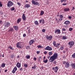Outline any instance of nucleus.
I'll return each instance as SVG.
<instances>
[{
  "label": "nucleus",
  "mask_w": 75,
  "mask_h": 75,
  "mask_svg": "<svg viewBox=\"0 0 75 75\" xmlns=\"http://www.w3.org/2000/svg\"><path fill=\"white\" fill-rule=\"evenodd\" d=\"M52 70L53 71H54L55 72V73H57L58 70V66H56L55 67H53L52 68Z\"/></svg>",
  "instance_id": "6"
},
{
  "label": "nucleus",
  "mask_w": 75,
  "mask_h": 75,
  "mask_svg": "<svg viewBox=\"0 0 75 75\" xmlns=\"http://www.w3.org/2000/svg\"><path fill=\"white\" fill-rule=\"evenodd\" d=\"M49 55L50 56L52 55V52H49Z\"/></svg>",
  "instance_id": "36"
},
{
  "label": "nucleus",
  "mask_w": 75,
  "mask_h": 75,
  "mask_svg": "<svg viewBox=\"0 0 75 75\" xmlns=\"http://www.w3.org/2000/svg\"><path fill=\"white\" fill-rule=\"evenodd\" d=\"M68 44L69 45V48H71L74 46V44H75V42L74 41H72L69 42Z\"/></svg>",
  "instance_id": "2"
},
{
  "label": "nucleus",
  "mask_w": 75,
  "mask_h": 75,
  "mask_svg": "<svg viewBox=\"0 0 75 75\" xmlns=\"http://www.w3.org/2000/svg\"><path fill=\"white\" fill-rule=\"evenodd\" d=\"M15 30H16V31H18V27L17 26H13Z\"/></svg>",
  "instance_id": "22"
},
{
  "label": "nucleus",
  "mask_w": 75,
  "mask_h": 75,
  "mask_svg": "<svg viewBox=\"0 0 75 75\" xmlns=\"http://www.w3.org/2000/svg\"><path fill=\"white\" fill-rule=\"evenodd\" d=\"M17 67H15L14 69H13V70L12 71V73H13V74H14V73L16 72V71H17Z\"/></svg>",
  "instance_id": "14"
},
{
  "label": "nucleus",
  "mask_w": 75,
  "mask_h": 75,
  "mask_svg": "<svg viewBox=\"0 0 75 75\" xmlns=\"http://www.w3.org/2000/svg\"><path fill=\"white\" fill-rule=\"evenodd\" d=\"M17 4L19 6H21V3L20 2H17Z\"/></svg>",
  "instance_id": "48"
},
{
  "label": "nucleus",
  "mask_w": 75,
  "mask_h": 75,
  "mask_svg": "<svg viewBox=\"0 0 75 75\" xmlns=\"http://www.w3.org/2000/svg\"><path fill=\"white\" fill-rule=\"evenodd\" d=\"M67 63V62L65 61H63V64L64 65V64H66Z\"/></svg>",
  "instance_id": "39"
},
{
  "label": "nucleus",
  "mask_w": 75,
  "mask_h": 75,
  "mask_svg": "<svg viewBox=\"0 0 75 75\" xmlns=\"http://www.w3.org/2000/svg\"><path fill=\"white\" fill-rule=\"evenodd\" d=\"M43 62H45V63H47L48 62V60H47V59H46V60H44L43 61Z\"/></svg>",
  "instance_id": "43"
},
{
  "label": "nucleus",
  "mask_w": 75,
  "mask_h": 75,
  "mask_svg": "<svg viewBox=\"0 0 75 75\" xmlns=\"http://www.w3.org/2000/svg\"><path fill=\"white\" fill-rule=\"evenodd\" d=\"M35 25H38V24H39L38 23V21H35Z\"/></svg>",
  "instance_id": "31"
},
{
  "label": "nucleus",
  "mask_w": 75,
  "mask_h": 75,
  "mask_svg": "<svg viewBox=\"0 0 75 75\" xmlns=\"http://www.w3.org/2000/svg\"><path fill=\"white\" fill-rule=\"evenodd\" d=\"M45 37L47 40H48L50 41H51V40L52 39V36L51 35H50L49 36L48 35H46L45 36Z\"/></svg>",
  "instance_id": "4"
},
{
  "label": "nucleus",
  "mask_w": 75,
  "mask_h": 75,
  "mask_svg": "<svg viewBox=\"0 0 75 75\" xmlns=\"http://www.w3.org/2000/svg\"><path fill=\"white\" fill-rule=\"evenodd\" d=\"M42 23L43 24H44V23H45V21H44V19H42Z\"/></svg>",
  "instance_id": "50"
},
{
  "label": "nucleus",
  "mask_w": 75,
  "mask_h": 75,
  "mask_svg": "<svg viewBox=\"0 0 75 75\" xmlns=\"http://www.w3.org/2000/svg\"><path fill=\"white\" fill-rule=\"evenodd\" d=\"M44 14V12L43 11H41L40 15L41 16H42L43 14Z\"/></svg>",
  "instance_id": "30"
},
{
  "label": "nucleus",
  "mask_w": 75,
  "mask_h": 75,
  "mask_svg": "<svg viewBox=\"0 0 75 75\" xmlns=\"http://www.w3.org/2000/svg\"><path fill=\"white\" fill-rule=\"evenodd\" d=\"M8 48H9L10 50H13V47H11V46H10Z\"/></svg>",
  "instance_id": "44"
},
{
  "label": "nucleus",
  "mask_w": 75,
  "mask_h": 75,
  "mask_svg": "<svg viewBox=\"0 0 75 75\" xmlns=\"http://www.w3.org/2000/svg\"><path fill=\"white\" fill-rule=\"evenodd\" d=\"M60 50H64V47H62V46L60 47Z\"/></svg>",
  "instance_id": "42"
},
{
  "label": "nucleus",
  "mask_w": 75,
  "mask_h": 75,
  "mask_svg": "<svg viewBox=\"0 0 75 75\" xmlns=\"http://www.w3.org/2000/svg\"><path fill=\"white\" fill-rule=\"evenodd\" d=\"M13 31H14V29H13V28H10L9 30H8V31H9V32H10V31L11 32H12Z\"/></svg>",
  "instance_id": "26"
},
{
  "label": "nucleus",
  "mask_w": 75,
  "mask_h": 75,
  "mask_svg": "<svg viewBox=\"0 0 75 75\" xmlns=\"http://www.w3.org/2000/svg\"><path fill=\"white\" fill-rule=\"evenodd\" d=\"M33 60L34 61H36L37 60V58L36 57H34L33 58Z\"/></svg>",
  "instance_id": "58"
},
{
  "label": "nucleus",
  "mask_w": 75,
  "mask_h": 75,
  "mask_svg": "<svg viewBox=\"0 0 75 75\" xmlns=\"http://www.w3.org/2000/svg\"><path fill=\"white\" fill-rule=\"evenodd\" d=\"M69 67V63L68 62H67V63L65 65V67L66 68H68Z\"/></svg>",
  "instance_id": "15"
},
{
  "label": "nucleus",
  "mask_w": 75,
  "mask_h": 75,
  "mask_svg": "<svg viewBox=\"0 0 75 75\" xmlns=\"http://www.w3.org/2000/svg\"><path fill=\"white\" fill-rule=\"evenodd\" d=\"M67 38V37L66 36H63L62 39L63 40H66Z\"/></svg>",
  "instance_id": "28"
},
{
  "label": "nucleus",
  "mask_w": 75,
  "mask_h": 75,
  "mask_svg": "<svg viewBox=\"0 0 75 75\" xmlns=\"http://www.w3.org/2000/svg\"><path fill=\"white\" fill-rule=\"evenodd\" d=\"M31 2L32 4L33 5H36V6H40L39 4V3L37 1H35L34 0H32L31 1Z\"/></svg>",
  "instance_id": "3"
},
{
  "label": "nucleus",
  "mask_w": 75,
  "mask_h": 75,
  "mask_svg": "<svg viewBox=\"0 0 75 75\" xmlns=\"http://www.w3.org/2000/svg\"><path fill=\"white\" fill-rule=\"evenodd\" d=\"M30 7V5L28 4H26L25 5L24 7L26 8H28Z\"/></svg>",
  "instance_id": "17"
},
{
  "label": "nucleus",
  "mask_w": 75,
  "mask_h": 75,
  "mask_svg": "<svg viewBox=\"0 0 75 75\" xmlns=\"http://www.w3.org/2000/svg\"><path fill=\"white\" fill-rule=\"evenodd\" d=\"M42 31L43 33H45V29H42Z\"/></svg>",
  "instance_id": "46"
},
{
  "label": "nucleus",
  "mask_w": 75,
  "mask_h": 75,
  "mask_svg": "<svg viewBox=\"0 0 75 75\" xmlns=\"http://www.w3.org/2000/svg\"><path fill=\"white\" fill-rule=\"evenodd\" d=\"M23 37H26V34H24L23 35Z\"/></svg>",
  "instance_id": "51"
},
{
  "label": "nucleus",
  "mask_w": 75,
  "mask_h": 75,
  "mask_svg": "<svg viewBox=\"0 0 75 75\" xmlns=\"http://www.w3.org/2000/svg\"><path fill=\"white\" fill-rule=\"evenodd\" d=\"M37 47L38 48H42V46L40 45H38L37 46Z\"/></svg>",
  "instance_id": "38"
},
{
  "label": "nucleus",
  "mask_w": 75,
  "mask_h": 75,
  "mask_svg": "<svg viewBox=\"0 0 75 75\" xmlns=\"http://www.w3.org/2000/svg\"><path fill=\"white\" fill-rule=\"evenodd\" d=\"M68 18H69V19H71L72 18V17L71 16H69L68 17Z\"/></svg>",
  "instance_id": "57"
},
{
  "label": "nucleus",
  "mask_w": 75,
  "mask_h": 75,
  "mask_svg": "<svg viewBox=\"0 0 75 75\" xmlns=\"http://www.w3.org/2000/svg\"><path fill=\"white\" fill-rule=\"evenodd\" d=\"M33 42H34V39H32L30 40L29 42V44L30 45H31L33 44Z\"/></svg>",
  "instance_id": "13"
},
{
  "label": "nucleus",
  "mask_w": 75,
  "mask_h": 75,
  "mask_svg": "<svg viewBox=\"0 0 75 75\" xmlns=\"http://www.w3.org/2000/svg\"><path fill=\"white\" fill-rule=\"evenodd\" d=\"M5 66H6V64L4 63L2 64L1 65V68H4V67H5Z\"/></svg>",
  "instance_id": "24"
},
{
  "label": "nucleus",
  "mask_w": 75,
  "mask_h": 75,
  "mask_svg": "<svg viewBox=\"0 0 75 75\" xmlns=\"http://www.w3.org/2000/svg\"><path fill=\"white\" fill-rule=\"evenodd\" d=\"M56 63V61H54V62H53V64H55Z\"/></svg>",
  "instance_id": "64"
},
{
  "label": "nucleus",
  "mask_w": 75,
  "mask_h": 75,
  "mask_svg": "<svg viewBox=\"0 0 75 75\" xmlns=\"http://www.w3.org/2000/svg\"><path fill=\"white\" fill-rule=\"evenodd\" d=\"M0 6L1 7L3 6V5L2 4V3L0 1Z\"/></svg>",
  "instance_id": "45"
},
{
  "label": "nucleus",
  "mask_w": 75,
  "mask_h": 75,
  "mask_svg": "<svg viewBox=\"0 0 75 75\" xmlns=\"http://www.w3.org/2000/svg\"><path fill=\"white\" fill-rule=\"evenodd\" d=\"M60 1L61 3H63L64 1V2L65 3L66 1H67V0H61Z\"/></svg>",
  "instance_id": "35"
},
{
  "label": "nucleus",
  "mask_w": 75,
  "mask_h": 75,
  "mask_svg": "<svg viewBox=\"0 0 75 75\" xmlns=\"http://www.w3.org/2000/svg\"><path fill=\"white\" fill-rule=\"evenodd\" d=\"M62 31H66V29L65 28H62Z\"/></svg>",
  "instance_id": "49"
},
{
  "label": "nucleus",
  "mask_w": 75,
  "mask_h": 75,
  "mask_svg": "<svg viewBox=\"0 0 75 75\" xmlns=\"http://www.w3.org/2000/svg\"><path fill=\"white\" fill-rule=\"evenodd\" d=\"M44 53L45 55H46V54H47V51H45L44 52Z\"/></svg>",
  "instance_id": "52"
},
{
  "label": "nucleus",
  "mask_w": 75,
  "mask_h": 75,
  "mask_svg": "<svg viewBox=\"0 0 75 75\" xmlns=\"http://www.w3.org/2000/svg\"><path fill=\"white\" fill-rule=\"evenodd\" d=\"M24 65L25 68H27L28 67V64H24Z\"/></svg>",
  "instance_id": "32"
},
{
  "label": "nucleus",
  "mask_w": 75,
  "mask_h": 75,
  "mask_svg": "<svg viewBox=\"0 0 75 75\" xmlns=\"http://www.w3.org/2000/svg\"><path fill=\"white\" fill-rule=\"evenodd\" d=\"M71 57L73 58H75V53L72 55Z\"/></svg>",
  "instance_id": "29"
},
{
  "label": "nucleus",
  "mask_w": 75,
  "mask_h": 75,
  "mask_svg": "<svg viewBox=\"0 0 75 75\" xmlns=\"http://www.w3.org/2000/svg\"><path fill=\"white\" fill-rule=\"evenodd\" d=\"M32 69H36V66L35 64L33 67H32Z\"/></svg>",
  "instance_id": "33"
},
{
  "label": "nucleus",
  "mask_w": 75,
  "mask_h": 75,
  "mask_svg": "<svg viewBox=\"0 0 75 75\" xmlns=\"http://www.w3.org/2000/svg\"><path fill=\"white\" fill-rule=\"evenodd\" d=\"M46 4H49V2H48V1H47L46 2Z\"/></svg>",
  "instance_id": "61"
},
{
  "label": "nucleus",
  "mask_w": 75,
  "mask_h": 75,
  "mask_svg": "<svg viewBox=\"0 0 75 75\" xmlns=\"http://www.w3.org/2000/svg\"><path fill=\"white\" fill-rule=\"evenodd\" d=\"M72 30H73V28H69V31H71Z\"/></svg>",
  "instance_id": "47"
},
{
  "label": "nucleus",
  "mask_w": 75,
  "mask_h": 75,
  "mask_svg": "<svg viewBox=\"0 0 75 75\" xmlns=\"http://www.w3.org/2000/svg\"><path fill=\"white\" fill-rule=\"evenodd\" d=\"M28 34H30V29H29L28 30Z\"/></svg>",
  "instance_id": "60"
},
{
  "label": "nucleus",
  "mask_w": 75,
  "mask_h": 75,
  "mask_svg": "<svg viewBox=\"0 0 75 75\" xmlns=\"http://www.w3.org/2000/svg\"><path fill=\"white\" fill-rule=\"evenodd\" d=\"M70 10V9L69 8H65L64 9V11L65 12H67V11H69Z\"/></svg>",
  "instance_id": "20"
},
{
  "label": "nucleus",
  "mask_w": 75,
  "mask_h": 75,
  "mask_svg": "<svg viewBox=\"0 0 75 75\" xmlns=\"http://www.w3.org/2000/svg\"><path fill=\"white\" fill-rule=\"evenodd\" d=\"M3 24V22H2V21L0 20V24Z\"/></svg>",
  "instance_id": "56"
},
{
  "label": "nucleus",
  "mask_w": 75,
  "mask_h": 75,
  "mask_svg": "<svg viewBox=\"0 0 75 75\" xmlns=\"http://www.w3.org/2000/svg\"><path fill=\"white\" fill-rule=\"evenodd\" d=\"M75 7L73 6V7H72V10H71L72 11L73 10H75Z\"/></svg>",
  "instance_id": "53"
},
{
  "label": "nucleus",
  "mask_w": 75,
  "mask_h": 75,
  "mask_svg": "<svg viewBox=\"0 0 75 75\" xmlns=\"http://www.w3.org/2000/svg\"><path fill=\"white\" fill-rule=\"evenodd\" d=\"M26 58L27 59H30V56L28 55V56H26Z\"/></svg>",
  "instance_id": "37"
},
{
  "label": "nucleus",
  "mask_w": 75,
  "mask_h": 75,
  "mask_svg": "<svg viewBox=\"0 0 75 75\" xmlns=\"http://www.w3.org/2000/svg\"><path fill=\"white\" fill-rule=\"evenodd\" d=\"M22 45L21 42H18L17 43L16 47L17 48H21L22 47H21V46Z\"/></svg>",
  "instance_id": "8"
},
{
  "label": "nucleus",
  "mask_w": 75,
  "mask_h": 75,
  "mask_svg": "<svg viewBox=\"0 0 75 75\" xmlns=\"http://www.w3.org/2000/svg\"><path fill=\"white\" fill-rule=\"evenodd\" d=\"M36 52L38 54H40V51H37Z\"/></svg>",
  "instance_id": "54"
},
{
  "label": "nucleus",
  "mask_w": 75,
  "mask_h": 75,
  "mask_svg": "<svg viewBox=\"0 0 75 75\" xmlns=\"http://www.w3.org/2000/svg\"><path fill=\"white\" fill-rule=\"evenodd\" d=\"M10 23L8 22H6L4 23L5 27H7V28L10 27Z\"/></svg>",
  "instance_id": "7"
},
{
  "label": "nucleus",
  "mask_w": 75,
  "mask_h": 75,
  "mask_svg": "<svg viewBox=\"0 0 75 75\" xmlns=\"http://www.w3.org/2000/svg\"><path fill=\"white\" fill-rule=\"evenodd\" d=\"M71 67H73V68H75V62L74 63L71 64Z\"/></svg>",
  "instance_id": "27"
},
{
  "label": "nucleus",
  "mask_w": 75,
  "mask_h": 75,
  "mask_svg": "<svg viewBox=\"0 0 75 75\" xmlns=\"http://www.w3.org/2000/svg\"><path fill=\"white\" fill-rule=\"evenodd\" d=\"M26 48H27V49H30V47L29 46H27L26 47Z\"/></svg>",
  "instance_id": "55"
},
{
  "label": "nucleus",
  "mask_w": 75,
  "mask_h": 75,
  "mask_svg": "<svg viewBox=\"0 0 75 75\" xmlns=\"http://www.w3.org/2000/svg\"><path fill=\"white\" fill-rule=\"evenodd\" d=\"M56 59H58V53L55 52L54 53L53 55L52 56Z\"/></svg>",
  "instance_id": "9"
},
{
  "label": "nucleus",
  "mask_w": 75,
  "mask_h": 75,
  "mask_svg": "<svg viewBox=\"0 0 75 75\" xmlns=\"http://www.w3.org/2000/svg\"><path fill=\"white\" fill-rule=\"evenodd\" d=\"M55 59L52 56L50 59L49 61L51 62L54 61L55 60Z\"/></svg>",
  "instance_id": "11"
},
{
  "label": "nucleus",
  "mask_w": 75,
  "mask_h": 75,
  "mask_svg": "<svg viewBox=\"0 0 75 75\" xmlns=\"http://www.w3.org/2000/svg\"><path fill=\"white\" fill-rule=\"evenodd\" d=\"M60 45H61V44L60 43H59L58 44H57L56 46V47H57V48H59L60 47V46H59Z\"/></svg>",
  "instance_id": "21"
},
{
  "label": "nucleus",
  "mask_w": 75,
  "mask_h": 75,
  "mask_svg": "<svg viewBox=\"0 0 75 75\" xmlns=\"http://www.w3.org/2000/svg\"><path fill=\"white\" fill-rule=\"evenodd\" d=\"M38 59H39V61H40L41 60V57L40 56L38 58Z\"/></svg>",
  "instance_id": "40"
},
{
  "label": "nucleus",
  "mask_w": 75,
  "mask_h": 75,
  "mask_svg": "<svg viewBox=\"0 0 75 75\" xmlns=\"http://www.w3.org/2000/svg\"><path fill=\"white\" fill-rule=\"evenodd\" d=\"M67 4L65 3H64V4H63L62 5H63V6H66V5H67Z\"/></svg>",
  "instance_id": "59"
},
{
  "label": "nucleus",
  "mask_w": 75,
  "mask_h": 75,
  "mask_svg": "<svg viewBox=\"0 0 75 75\" xmlns=\"http://www.w3.org/2000/svg\"><path fill=\"white\" fill-rule=\"evenodd\" d=\"M63 18H64V16H63V15H60L59 18V20L60 21H61V20H63Z\"/></svg>",
  "instance_id": "16"
},
{
  "label": "nucleus",
  "mask_w": 75,
  "mask_h": 75,
  "mask_svg": "<svg viewBox=\"0 0 75 75\" xmlns=\"http://www.w3.org/2000/svg\"><path fill=\"white\" fill-rule=\"evenodd\" d=\"M53 44L54 45V47H56V42L55 41H54L53 43Z\"/></svg>",
  "instance_id": "34"
},
{
  "label": "nucleus",
  "mask_w": 75,
  "mask_h": 75,
  "mask_svg": "<svg viewBox=\"0 0 75 75\" xmlns=\"http://www.w3.org/2000/svg\"><path fill=\"white\" fill-rule=\"evenodd\" d=\"M14 10H15V8L14 7H12L11 9V10L12 11H14Z\"/></svg>",
  "instance_id": "41"
},
{
  "label": "nucleus",
  "mask_w": 75,
  "mask_h": 75,
  "mask_svg": "<svg viewBox=\"0 0 75 75\" xmlns=\"http://www.w3.org/2000/svg\"><path fill=\"white\" fill-rule=\"evenodd\" d=\"M21 21V18H19L18 19L17 21V24H18L19 23H20Z\"/></svg>",
  "instance_id": "25"
},
{
  "label": "nucleus",
  "mask_w": 75,
  "mask_h": 75,
  "mask_svg": "<svg viewBox=\"0 0 75 75\" xmlns=\"http://www.w3.org/2000/svg\"><path fill=\"white\" fill-rule=\"evenodd\" d=\"M55 21V22H56V23H58V22H59V21H61L59 20H59H58L57 18H56Z\"/></svg>",
  "instance_id": "23"
},
{
  "label": "nucleus",
  "mask_w": 75,
  "mask_h": 75,
  "mask_svg": "<svg viewBox=\"0 0 75 75\" xmlns=\"http://www.w3.org/2000/svg\"><path fill=\"white\" fill-rule=\"evenodd\" d=\"M16 67L18 68H20L21 67V63L18 62L16 64Z\"/></svg>",
  "instance_id": "19"
},
{
  "label": "nucleus",
  "mask_w": 75,
  "mask_h": 75,
  "mask_svg": "<svg viewBox=\"0 0 75 75\" xmlns=\"http://www.w3.org/2000/svg\"><path fill=\"white\" fill-rule=\"evenodd\" d=\"M70 23V21H66L64 22V24H66V25H68Z\"/></svg>",
  "instance_id": "18"
},
{
  "label": "nucleus",
  "mask_w": 75,
  "mask_h": 75,
  "mask_svg": "<svg viewBox=\"0 0 75 75\" xmlns=\"http://www.w3.org/2000/svg\"><path fill=\"white\" fill-rule=\"evenodd\" d=\"M11 58H13V57H14V55H12L11 56Z\"/></svg>",
  "instance_id": "62"
},
{
  "label": "nucleus",
  "mask_w": 75,
  "mask_h": 75,
  "mask_svg": "<svg viewBox=\"0 0 75 75\" xmlns=\"http://www.w3.org/2000/svg\"><path fill=\"white\" fill-rule=\"evenodd\" d=\"M45 50H48V51H52V49L51 47H50L49 46L46 47L45 49Z\"/></svg>",
  "instance_id": "10"
},
{
  "label": "nucleus",
  "mask_w": 75,
  "mask_h": 75,
  "mask_svg": "<svg viewBox=\"0 0 75 75\" xmlns=\"http://www.w3.org/2000/svg\"><path fill=\"white\" fill-rule=\"evenodd\" d=\"M14 4V3L12 1H9L8 2L7 4V7L10 8V7H12L13 5Z\"/></svg>",
  "instance_id": "1"
},
{
  "label": "nucleus",
  "mask_w": 75,
  "mask_h": 75,
  "mask_svg": "<svg viewBox=\"0 0 75 75\" xmlns=\"http://www.w3.org/2000/svg\"><path fill=\"white\" fill-rule=\"evenodd\" d=\"M54 33L56 34H61V30L59 29H57L55 30Z\"/></svg>",
  "instance_id": "5"
},
{
  "label": "nucleus",
  "mask_w": 75,
  "mask_h": 75,
  "mask_svg": "<svg viewBox=\"0 0 75 75\" xmlns=\"http://www.w3.org/2000/svg\"><path fill=\"white\" fill-rule=\"evenodd\" d=\"M22 18L23 21H25L26 20V17H25V14H23Z\"/></svg>",
  "instance_id": "12"
},
{
  "label": "nucleus",
  "mask_w": 75,
  "mask_h": 75,
  "mask_svg": "<svg viewBox=\"0 0 75 75\" xmlns=\"http://www.w3.org/2000/svg\"><path fill=\"white\" fill-rule=\"evenodd\" d=\"M42 23V20H40V23Z\"/></svg>",
  "instance_id": "63"
}]
</instances>
